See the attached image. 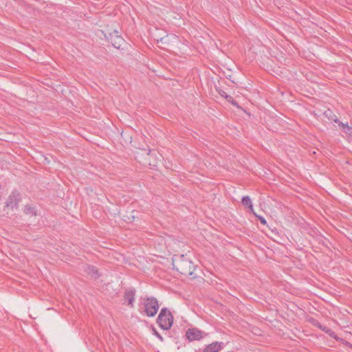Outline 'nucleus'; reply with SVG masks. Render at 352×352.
Masks as SVG:
<instances>
[{
  "label": "nucleus",
  "mask_w": 352,
  "mask_h": 352,
  "mask_svg": "<svg viewBox=\"0 0 352 352\" xmlns=\"http://www.w3.org/2000/svg\"><path fill=\"white\" fill-rule=\"evenodd\" d=\"M173 269H176L182 274H192V262L184 254L174 255L173 257Z\"/></svg>",
  "instance_id": "1"
},
{
  "label": "nucleus",
  "mask_w": 352,
  "mask_h": 352,
  "mask_svg": "<svg viewBox=\"0 0 352 352\" xmlns=\"http://www.w3.org/2000/svg\"><path fill=\"white\" fill-rule=\"evenodd\" d=\"M157 323L164 330H168L171 328L173 324V316L166 307L161 309L157 319Z\"/></svg>",
  "instance_id": "2"
},
{
  "label": "nucleus",
  "mask_w": 352,
  "mask_h": 352,
  "mask_svg": "<svg viewBox=\"0 0 352 352\" xmlns=\"http://www.w3.org/2000/svg\"><path fill=\"white\" fill-rule=\"evenodd\" d=\"M144 312L148 317H153L159 310V303L156 298L151 296L143 299L142 302Z\"/></svg>",
  "instance_id": "3"
},
{
  "label": "nucleus",
  "mask_w": 352,
  "mask_h": 352,
  "mask_svg": "<svg viewBox=\"0 0 352 352\" xmlns=\"http://www.w3.org/2000/svg\"><path fill=\"white\" fill-rule=\"evenodd\" d=\"M105 36L116 49H119L124 41L122 36L118 34V32L117 30H114L113 32L110 33L108 36L106 35Z\"/></svg>",
  "instance_id": "4"
},
{
  "label": "nucleus",
  "mask_w": 352,
  "mask_h": 352,
  "mask_svg": "<svg viewBox=\"0 0 352 352\" xmlns=\"http://www.w3.org/2000/svg\"><path fill=\"white\" fill-rule=\"evenodd\" d=\"M21 200V195L17 191H12L9 195L6 206L12 209L16 208Z\"/></svg>",
  "instance_id": "5"
},
{
  "label": "nucleus",
  "mask_w": 352,
  "mask_h": 352,
  "mask_svg": "<svg viewBox=\"0 0 352 352\" xmlns=\"http://www.w3.org/2000/svg\"><path fill=\"white\" fill-rule=\"evenodd\" d=\"M203 331L196 328L188 329L186 331V337L190 342L201 340L203 338Z\"/></svg>",
  "instance_id": "6"
},
{
  "label": "nucleus",
  "mask_w": 352,
  "mask_h": 352,
  "mask_svg": "<svg viewBox=\"0 0 352 352\" xmlns=\"http://www.w3.org/2000/svg\"><path fill=\"white\" fill-rule=\"evenodd\" d=\"M223 346V343L222 342H214L207 345L204 348V352H218L221 349Z\"/></svg>",
  "instance_id": "7"
},
{
  "label": "nucleus",
  "mask_w": 352,
  "mask_h": 352,
  "mask_svg": "<svg viewBox=\"0 0 352 352\" xmlns=\"http://www.w3.org/2000/svg\"><path fill=\"white\" fill-rule=\"evenodd\" d=\"M84 270L87 275L91 276L92 278H97L100 276L98 270L93 265H87L85 266Z\"/></svg>",
  "instance_id": "8"
},
{
  "label": "nucleus",
  "mask_w": 352,
  "mask_h": 352,
  "mask_svg": "<svg viewBox=\"0 0 352 352\" xmlns=\"http://www.w3.org/2000/svg\"><path fill=\"white\" fill-rule=\"evenodd\" d=\"M332 120L335 122L338 123L339 126L342 127V131L345 132L346 134L350 135L352 133V127L349 126L347 122H341L336 117H335V118H332Z\"/></svg>",
  "instance_id": "9"
},
{
  "label": "nucleus",
  "mask_w": 352,
  "mask_h": 352,
  "mask_svg": "<svg viewBox=\"0 0 352 352\" xmlns=\"http://www.w3.org/2000/svg\"><path fill=\"white\" fill-rule=\"evenodd\" d=\"M241 203L245 208L250 209L252 212H254L252 200L249 196H243L241 199Z\"/></svg>",
  "instance_id": "10"
},
{
  "label": "nucleus",
  "mask_w": 352,
  "mask_h": 352,
  "mask_svg": "<svg viewBox=\"0 0 352 352\" xmlns=\"http://www.w3.org/2000/svg\"><path fill=\"white\" fill-rule=\"evenodd\" d=\"M125 299L129 301V304L131 306L133 305V303L134 302V297H135V291L134 290H130L126 292L125 294Z\"/></svg>",
  "instance_id": "11"
},
{
  "label": "nucleus",
  "mask_w": 352,
  "mask_h": 352,
  "mask_svg": "<svg viewBox=\"0 0 352 352\" xmlns=\"http://www.w3.org/2000/svg\"><path fill=\"white\" fill-rule=\"evenodd\" d=\"M24 212L26 214L34 216L36 214V209L34 207L26 206L24 209Z\"/></svg>",
  "instance_id": "12"
},
{
  "label": "nucleus",
  "mask_w": 352,
  "mask_h": 352,
  "mask_svg": "<svg viewBox=\"0 0 352 352\" xmlns=\"http://www.w3.org/2000/svg\"><path fill=\"white\" fill-rule=\"evenodd\" d=\"M326 333L336 340H340V338L336 336V333L329 328L327 330Z\"/></svg>",
  "instance_id": "13"
},
{
  "label": "nucleus",
  "mask_w": 352,
  "mask_h": 352,
  "mask_svg": "<svg viewBox=\"0 0 352 352\" xmlns=\"http://www.w3.org/2000/svg\"><path fill=\"white\" fill-rule=\"evenodd\" d=\"M254 214V215L258 218V219L260 221L261 223H262L263 225H266L267 224V221L265 220V219L263 217V216H261V215H258L257 214H256L254 212H252Z\"/></svg>",
  "instance_id": "14"
},
{
  "label": "nucleus",
  "mask_w": 352,
  "mask_h": 352,
  "mask_svg": "<svg viewBox=\"0 0 352 352\" xmlns=\"http://www.w3.org/2000/svg\"><path fill=\"white\" fill-rule=\"evenodd\" d=\"M152 331L153 334L160 341L162 342L164 340L162 336L158 333V331L155 328L152 329Z\"/></svg>",
  "instance_id": "15"
},
{
  "label": "nucleus",
  "mask_w": 352,
  "mask_h": 352,
  "mask_svg": "<svg viewBox=\"0 0 352 352\" xmlns=\"http://www.w3.org/2000/svg\"><path fill=\"white\" fill-rule=\"evenodd\" d=\"M311 323L318 327V329L321 328V326L322 325V324H320L317 320L316 319H314L312 318L311 320H310Z\"/></svg>",
  "instance_id": "16"
},
{
  "label": "nucleus",
  "mask_w": 352,
  "mask_h": 352,
  "mask_svg": "<svg viewBox=\"0 0 352 352\" xmlns=\"http://www.w3.org/2000/svg\"><path fill=\"white\" fill-rule=\"evenodd\" d=\"M328 329H329V328H328L327 327H326V326H324V325H323V324L321 326V328H320V330H322V331H324V332H325V333L327 332V330Z\"/></svg>",
  "instance_id": "17"
},
{
  "label": "nucleus",
  "mask_w": 352,
  "mask_h": 352,
  "mask_svg": "<svg viewBox=\"0 0 352 352\" xmlns=\"http://www.w3.org/2000/svg\"><path fill=\"white\" fill-rule=\"evenodd\" d=\"M164 39V38H163V37H161L160 38H156L157 42H159V41L163 42Z\"/></svg>",
  "instance_id": "18"
},
{
  "label": "nucleus",
  "mask_w": 352,
  "mask_h": 352,
  "mask_svg": "<svg viewBox=\"0 0 352 352\" xmlns=\"http://www.w3.org/2000/svg\"><path fill=\"white\" fill-rule=\"evenodd\" d=\"M230 102H231L232 104H234V105H236V106L237 105V102H236V101L233 100H232V101H230Z\"/></svg>",
  "instance_id": "19"
},
{
  "label": "nucleus",
  "mask_w": 352,
  "mask_h": 352,
  "mask_svg": "<svg viewBox=\"0 0 352 352\" xmlns=\"http://www.w3.org/2000/svg\"><path fill=\"white\" fill-rule=\"evenodd\" d=\"M226 98L228 100L230 101L229 99H231V98H232V97H231V96H230L226 95Z\"/></svg>",
  "instance_id": "20"
}]
</instances>
